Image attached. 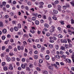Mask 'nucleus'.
Listing matches in <instances>:
<instances>
[{"instance_id": "nucleus-30", "label": "nucleus", "mask_w": 74, "mask_h": 74, "mask_svg": "<svg viewBox=\"0 0 74 74\" xmlns=\"http://www.w3.org/2000/svg\"><path fill=\"white\" fill-rule=\"evenodd\" d=\"M52 18L53 19L55 20V21H56V20H57V18L55 16H53L52 17Z\"/></svg>"}, {"instance_id": "nucleus-48", "label": "nucleus", "mask_w": 74, "mask_h": 74, "mask_svg": "<svg viewBox=\"0 0 74 74\" xmlns=\"http://www.w3.org/2000/svg\"><path fill=\"white\" fill-rule=\"evenodd\" d=\"M48 73V72L47 71H45L43 73V74H47Z\"/></svg>"}, {"instance_id": "nucleus-52", "label": "nucleus", "mask_w": 74, "mask_h": 74, "mask_svg": "<svg viewBox=\"0 0 74 74\" xmlns=\"http://www.w3.org/2000/svg\"><path fill=\"white\" fill-rule=\"evenodd\" d=\"M48 19L50 21V22H51V21H52V19H51V18L50 17H49L48 18Z\"/></svg>"}, {"instance_id": "nucleus-36", "label": "nucleus", "mask_w": 74, "mask_h": 74, "mask_svg": "<svg viewBox=\"0 0 74 74\" xmlns=\"http://www.w3.org/2000/svg\"><path fill=\"white\" fill-rule=\"evenodd\" d=\"M53 66H55V67H56V69H58V66L56 65V64H53Z\"/></svg>"}, {"instance_id": "nucleus-45", "label": "nucleus", "mask_w": 74, "mask_h": 74, "mask_svg": "<svg viewBox=\"0 0 74 74\" xmlns=\"http://www.w3.org/2000/svg\"><path fill=\"white\" fill-rule=\"evenodd\" d=\"M9 55L10 56H13V55H14V53H13L12 52L10 53Z\"/></svg>"}, {"instance_id": "nucleus-46", "label": "nucleus", "mask_w": 74, "mask_h": 74, "mask_svg": "<svg viewBox=\"0 0 74 74\" xmlns=\"http://www.w3.org/2000/svg\"><path fill=\"white\" fill-rule=\"evenodd\" d=\"M32 19L33 21H36V18L35 17H33L32 18Z\"/></svg>"}, {"instance_id": "nucleus-23", "label": "nucleus", "mask_w": 74, "mask_h": 74, "mask_svg": "<svg viewBox=\"0 0 74 74\" xmlns=\"http://www.w3.org/2000/svg\"><path fill=\"white\" fill-rule=\"evenodd\" d=\"M58 38H62L63 37V36L61 35V34H59L58 35Z\"/></svg>"}, {"instance_id": "nucleus-44", "label": "nucleus", "mask_w": 74, "mask_h": 74, "mask_svg": "<svg viewBox=\"0 0 74 74\" xmlns=\"http://www.w3.org/2000/svg\"><path fill=\"white\" fill-rule=\"evenodd\" d=\"M21 50H23L24 49V47L23 46H21Z\"/></svg>"}, {"instance_id": "nucleus-1", "label": "nucleus", "mask_w": 74, "mask_h": 74, "mask_svg": "<svg viewBox=\"0 0 74 74\" xmlns=\"http://www.w3.org/2000/svg\"><path fill=\"white\" fill-rule=\"evenodd\" d=\"M40 5L39 6V8H42L43 7V5L44 4V3L42 2H40L39 3Z\"/></svg>"}, {"instance_id": "nucleus-4", "label": "nucleus", "mask_w": 74, "mask_h": 74, "mask_svg": "<svg viewBox=\"0 0 74 74\" xmlns=\"http://www.w3.org/2000/svg\"><path fill=\"white\" fill-rule=\"evenodd\" d=\"M14 30L16 32H18V27L16 26L14 27Z\"/></svg>"}, {"instance_id": "nucleus-58", "label": "nucleus", "mask_w": 74, "mask_h": 74, "mask_svg": "<svg viewBox=\"0 0 74 74\" xmlns=\"http://www.w3.org/2000/svg\"><path fill=\"white\" fill-rule=\"evenodd\" d=\"M5 19H7V18H8V15H5Z\"/></svg>"}, {"instance_id": "nucleus-10", "label": "nucleus", "mask_w": 74, "mask_h": 74, "mask_svg": "<svg viewBox=\"0 0 74 74\" xmlns=\"http://www.w3.org/2000/svg\"><path fill=\"white\" fill-rule=\"evenodd\" d=\"M61 42H62V43H67V41L66 40H63V39H61Z\"/></svg>"}, {"instance_id": "nucleus-39", "label": "nucleus", "mask_w": 74, "mask_h": 74, "mask_svg": "<svg viewBox=\"0 0 74 74\" xmlns=\"http://www.w3.org/2000/svg\"><path fill=\"white\" fill-rule=\"evenodd\" d=\"M54 3L56 4H58L59 3V1L58 0L54 2Z\"/></svg>"}, {"instance_id": "nucleus-28", "label": "nucleus", "mask_w": 74, "mask_h": 74, "mask_svg": "<svg viewBox=\"0 0 74 74\" xmlns=\"http://www.w3.org/2000/svg\"><path fill=\"white\" fill-rule=\"evenodd\" d=\"M49 48H53V45H49Z\"/></svg>"}, {"instance_id": "nucleus-56", "label": "nucleus", "mask_w": 74, "mask_h": 74, "mask_svg": "<svg viewBox=\"0 0 74 74\" xmlns=\"http://www.w3.org/2000/svg\"><path fill=\"white\" fill-rule=\"evenodd\" d=\"M63 9L64 10H66V9L67 8V7L66 6L64 5L63 7Z\"/></svg>"}, {"instance_id": "nucleus-31", "label": "nucleus", "mask_w": 74, "mask_h": 74, "mask_svg": "<svg viewBox=\"0 0 74 74\" xmlns=\"http://www.w3.org/2000/svg\"><path fill=\"white\" fill-rule=\"evenodd\" d=\"M26 70L27 71H30V68L29 67H26Z\"/></svg>"}, {"instance_id": "nucleus-2", "label": "nucleus", "mask_w": 74, "mask_h": 74, "mask_svg": "<svg viewBox=\"0 0 74 74\" xmlns=\"http://www.w3.org/2000/svg\"><path fill=\"white\" fill-rule=\"evenodd\" d=\"M47 30H48V29H47L46 28H45L44 29H43V31H42V34H45V32H46V31H47Z\"/></svg>"}, {"instance_id": "nucleus-16", "label": "nucleus", "mask_w": 74, "mask_h": 74, "mask_svg": "<svg viewBox=\"0 0 74 74\" xmlns=\"http://www.w3.org/2000/svg\"><path fill=\"white\" fill-rule=\"evenodd\" d=\"M35 23L36 25H38L39 23V21L37 20H36L35 21Z\"/></svg>"}, {"instance_id": "nucleus-35", "label": "nucleus", "mask_w": 74, "mask_h": 74, "mask_svg": "<svg viewBox=\"0 0 74 74\" xmlns=\"http://www.w3.org/2000/svg\"><path fill=\"white\" fill-rule=\"evenodd\" d=\"M29 42L30 43V42H32V39H30L29 38L28 39Z\"/></svg>"}, {"instance_id": "nucleus-15", "label": "nucleus", "mask_w": 74, "mask_h": 74, "mask_svg": "<svg viewBox=\"0 0 74 74\" xmlns=\"http://www.w3.org/2000/svg\"><path fill=\"white\" fill-rule=\"evenodd\" d=\"M3 26H4V25H3V23L2 22H0V27H3Z\"/></svg>"}, {"instance_id": "nucleus-50", "label": "nucleus", "mask_w": 74, "mask_h": 74, "mask_svg": "<svg viewBox=\"0 0 74 74\" xmlns=\"http://www.w3.org/2000/svg\"><path fill=\"white\" fill-rule=\"evenodd\" d=\"M17 48H18V50H19V51L21 50V47L20 46H18L17 47Z\"/></svg>"}, {"instance_id": "nucleus-47", "label": "nucleus", "mask_w": 74, "mask_h": 74, "mask_svg": "<svg viewBox=\"0 0 74 74\" xmlns=\"http://www.w3.org/2000/svg\"><path fill=\"white\" fill-rule=\"evenodd\" d=\"M71 23L72 24H74V20L73 19H71Z\"/></svg>"}, {"instance_id": "nucleus-63", "label": "nucleus", "mask_w": 74, "mask_h": 74, "mask_svg": "<svg viewBox=\"0 0 74 74\" xmlns=\"http://www.w3.org/2000/svg\"><path fill=\"white\" fill-rule=\"evenodd\" d=\"M69 47H71L72 46V44H71V43H69Z\"/></svg>"}, {"instance_id": "nucleus-17", "label": "nucleus", "mask_w": 74, "mask_h": 74, "mask_svg": "<svg viewBox=\"0 0 74 74\" xmlns=\"http://www.w3.org/2000/svg\"><path fill=\"white\" fill-rule=\"evenodd\" d=\"M21 67H22V69H25V65H24V64H22L21 65Z\"/></svg>"}, {"instance_id": "nucleus-62", "label": "nucleus", "mask_w": 74, "mask_h": 74, "mask_svg": "<svg viewBox=\"0 0 74 74\" xmlns=\"http://www.w3.org/2000/svg\"><path fill=\"white\" fill-rule=\"evenodd\" d=\"M6 73L7 74H12V72H6Z\"/></svg>"}, {"instance_id": "nucleus-55", "label": "nucleus", "mask_w": 74, "mask_h": 74, "mask_svg": "<svg viewBox=\"0 0 74 74\" xmlns=\"http://www.w3.org/2000/svg\"><path fill=\"white\" fill-rule=\"evenodd\" d=\"M46 35L47 36V37H49V36H50V34H49V33H47L46 34Z\"/></svg>"}, {"instance_id": "nucleus-57", "label": "nucleus", "mask_w": 74, "mask_h": 74, "mask_svg": "<svg viewBox=\"0 0 74 74\" xmlns=\"http://www.w3.org/2000/svg\"><path fill=\"white\" fill-rule=\"evenodd\" d=\"M61 58H63L64 59H65L66 58V56L64 55H63L62 56H61Z\"/></svg>"}, {"instance_id": "nucleus-49", "label": "nucleus", "mask_w": 74, "mask_h": 74, "mask_svg": "<svg viewBox=\"0 0 74 74\" xmlns=\"http://www.w3.org/2000/svg\"><path fill=\"white\" fill-rule=\"evenodd\" d=\"M60 22L62 25H64V21H60Z\"/></svg>"}, {"instance_id": "nucleus-54", "label": "nucleus", "mask_w": 74, "mask_h": 74, "mask_svg": "<svg viewBox=\"0 0 74 74\" xmlns=\"http://www.w3.org/2000/svg\"><path fill=\"white\" fill-rule=\"evenodd\" d=\"M2 4L3 5H5V4H6V2L5 1L3 2L2 3Z\"/></svg>"}, {"instance_id": "nucleus-61", "label": "nucleus", "mask_w": 74, "mask_h": 74, "mask_svg": "<svg viewBox=\"0 0 74 74\" xmlns=\"http://www.w3.org/2000/svg\"><path fill=\"white\" fill-rule=\"evenodd\" d=\"M10 15H11V16H14V14L13 13L11 12L10 13Z\"/></svg>"}, {"instance_id": "nucleus-41", "label": "nucleus", "mask_w": 74, "mask_h": 74, "mask_svg": "<svg viewBox=\"0 0 74 74\" xmlns=\"http://www.w3.org/2000/svg\"><path fill=\"white\" fill-rule=\"evenodd\" d=\"M5 36H3L2 37V39L3 40H5Z\"/></svg>"}, {"instance_id": "nucleus-24", "label": "nucleus", "mask_w": 74, "mask_h": 74, "mask_svg": "<svg viewBox=\"0 0 74 74\" xmlns=\"http://www.w3.org/2000/svg\"><path fill=\"white\" fill-rule=\"evenodd\" d=\"M39 62L40 63H42L43 62V60L42 59H40L39 60Z\"/></svg>"}, {"instance_id": "nucleus-64", "label": "nucleus", "mask_w": 74, "mask_h": 74, "mask_svg": "<svg viewBox=\"0 0 74 74\" xmlns=\"http://www.w3.org/2000/svg\"><path fill=\"white\" fill-rule=\"evenodd\" d=\"M1 56L2 58H3V57H4V54L2 53L1 54Z\"/></svg>"}, {"instance_id": "nucleus-6", "label": "nucleus", "mask_w": 74, "mask_h": 74, "mask_svg": "<svg viewBox=\"0 0 74 74\" xmlns=\"http://www.w3.org/2000/svg\"><path fill=\"white\" fill-rule=\"evenodd\" d=\"M66 61H67L69 63H71V60L69 59H67L66 60Z\"/></svg>"}, {"instance_id": "nucleus-12", "label": "nucleus", "mask_w": 74, "mask_h": 74, "mask_svg": "<svg viewBox=\"0 0 74 74\" xmlns=\"http://www.w3.org/2000/svg\"><path fill=\"white\" fill-rule=\"evenodd\" d=\"M45 58L46 60H49V56L48 55H46L45 56Z\"/></svg>"}, {"instance_id": "nucleus-40", "label": "nucleus", "mask_w": 74, "mask_h": 74, "mask_svg": "<svg viewBox=\"0 0 74 74\" xmlns=\"http://www.w3.org/2000/svg\"><path fill=\"white\" fill-rule=\"evenodd\" d=\"M10 30L11 32H14V28L13 27H11L10 29Z\"/></svg>"}, {"instance_id": "nucleus-27", "label": "nucleus", "mask_w": 74, "mask_h": 74, "mask_svg": "<svg viewBox=\"0 0 74 74\" xmlns=\"http://www.w3.org/2000/svg\"><path fill=\"white\" fill-rule=\"evenodd\" d=\"M55 48L56 49H59V45H55Z\"/></svg>"}, {"instance_id": "nucleus-38", "label": "nucleus", "mask_w": 74, "mask_h": 74, "mask_svg": "<svg viewBox=\"0 0 74 74\" xmlns=\"http://www.w3.org/2000/svg\"><path fill=\"white\" fill-rule=\"evenodd\" d=\"M5 65V62H3L2 63V66H4Z\"/></svg>"}, {"instance_id": "nucleus-11", "label": "nucleus", "mask_w": 74, "mask_h": 74, "mask_svg": "<svg viewBox=\"0 0 74 74\" xmlns=\"http://www.w3.org/2000/svg\"><path fill=\"white\" fill-rule=\"evenodd\" d=\"M29 67H30V68H33V64L32 63L29 64Z\"/></svg>"}, {"instance_id": "nucleus-42", "label": "nucleus", "mask_w": 74, "mask_h": 74, "mask_svg": "<svg viewBox=\"0 0 74 74\" xmlns=\"http://www.w3.org/2000/svg\"><path fill=\"white\" fill-rule=\"evenodd\" d=\"M25 9L27 10V11H29V8L27 6H26L25 7Z\"/></svg>"}, {"instance_id": "nucleus-59", "label": "nucleus", "mask_w": 74, "mask_h": 74, "mask_svg": "<svg viewBox=\"0 0 74 74\" xmlns=\"http://www.w3.org/2000/svg\"><path fill=\"white\" fill-rule=\"evenodd\" d=\"M53 40H54V41H56V40L57 39L55 37H53Z\"/></svg>"}, {"instance_id": "nucleus-14", "label": "nucleus", "mask_w": 74, "mask_h": 74, "mask_svg": "<svg viewBox=\"0 0 74 74\" xmlns=\"http://www.w3.org/2000/svg\"><path fill=\"white\" fill-rule=\"evenodd\" d=\"M70 3L71 5L73 6V7L74 6V1H72L71 2H70Z\"/></svg>"}, {"instance_id": "nucleus-21", "label": "nucleus", "mask_w": 74, "mask_h": 74, "mask_svg": "<svg viewBox=\"0 0 74 74\" xmlns=\"http://www.w3.org/2000/svg\"><path fill=\"white\" fill-rule=\"evenodd\" d=\"M61 49H62V50H64V49H66V48L65 47L62 46L61 47Z\"/></svg>"}, {"instance_id": "nucleus-34", "label": "nucleus", "mask_w": 74, "mask_h": 74, "mask_svg": "<svg viewBox=\"0 0 74 74\" xmlns=\"http://www.w3.org/2000/svg\"><path fill=\"white\" fill-rule=\"evenodd\" d=\"M33 15H34V16H35L36 18H37V15H38V14H37V13L34 14Z\"/></svg>"}, {"instance_id": "nucleus-26", "label": "nucleus", "mask_w": 74, "mask_h": 74, "mask_svg": "<svg viewBox=\"0 0 74 74\" xmlns=\"http://www.w3.org/2000/svg\"><path fill=\"white\" fill-rule=\"evenodd\" d=\"M45 47H42L41 48V51L42 52V51H44V50H45Z\"/></svg>"}, {"instance_id": "nucleus-13", "label": "nucleus", "mask_w": 74, "mask_h": 74, "mask_svg": "<svg viewBox=\"0 0 74 74\" xmlns=\"http://www.w3.org/2000/svg\"><path fill=\"white\" fill-rule=\"evenodd\" d=\"M30 32H31V33H32V34H34V33H35V31L33 29H30Z\"/></svg>"}, {"instance_id": "nucleus-53", "label": "nucleus", "mask_w": 74, "mask_h": 74, "mask_svg": "<svg viewBox=\"0 0 74 74\" xmlns=\"http://www.w3.org/2000/svg\"><path fill=\"white\" fill-rule=\"evenodd\" d=\"M36 69L37 71H41V69H40V68H38V67H37L36 68Z\"/></svg>"}, {"instance_id": "nucleus-33", "label": "nucleus", "mask_w": 74, "mask_h": 74, "mask_svg": "<svg viewBox=\"0 0 74 74\" xmlns=\"http://www.w3.org/2000/svg\"><path fill=\"white\" fill-rule=\"evenodd\" d=\"M56 58L57 59H60V56L59 55H56Z\"/></svg>"}, {"instance_id": "nucleus-51", "label": "nucleus", "mask_w": 74, "mask_h": 74, "mask_svg": "<svg viewBox=\"0 0 74 74\" xmlns=\"http://www.w3.org/2000/svg\"><path fill=\"white\" fill-rule=\"evenodd\" d=\"M68 41L69 43H71V40L70 39H68Z\"/></svg>"}, {"instance_id": "nucleus-7", "label": "nucleus", "mask_w": 74, "mask_h": 74, "mask_svg": "<svg viewBox=\"0 0 74 74\" xmlns=\"http://www.w3.org/2000/svg\"><path fill=\"white\" fill-rule=\"evenodd\" d=\"M2 32L4 34H5L7 33V29H3L2 30Z\"/></svg>"}, {"instance_id": "nucleus-25", "label": "nucleus", "mask_w": 74, "mask_h": 74, "mask_svg": "<svg viewBox=\"0 0 74 74\" xmlns=\"http://www.w3.org/2000/svg\"><path fill=\"white\" fill-rule=\"evenodd\" d=\"M37 47L38 48H41V46L40 44H38L37 45Z\"/></svg>"}, {"instance_id": "nucleus-43", "label": "nucleus", "mask_w": 74, "mask_h": 74, "mask_svg": "<svg viewBox=\"0 0 74 74\" xmlns=\"http://www.w3.org/2000/svg\"><path fill=\"white\" fill-rule=\"evenodd\" d=\"M66 19L67 20H68L69 19H70V18H69V16H66Z\"/></svg>"}, {"instance_id": "nucleus-60", "label": "nucleus", "mask_w": 74, "mask_h": 74, "mask_svg": "<svg viewBox=\"0 0 74 74\" xmlns=\"http://www.w3.org/2000/svg\"><path fill=\"white\" fill-rule=\"evenodd\" d=\"M5 47L3 46L2 47V50H3V51H4V50H5Z\"/></svg>"}, {"instance_id": "nucleus-37", "label": "nucleus", "mask_w": 74, "mask_h": 74, "mask_svg": "<svg viewBox=\"0 0 74 74\" xmlns=\"http://www.w3.org/2000/svg\"><path fill=\"white\" fill-rule=\"evenodd\" d=\"M23 36L24 38H25V37H28V35L27 34H25Z\"/></svg>"}, {"instance_id": "nucleus-5", "label": "nucleus", "mask_w": 74, "mask_h": 74, "mask_svg": "<svg viewBox=\"0 0 74 74\" xmlns=\"http://www.w3.org/2000/svg\"><path fill=\"white\" fill-rule=\"evenodd\" d=\"M44 27L46 28H48L49 27V25L47 23H45L44 24Z\"/></svg>"}, {"instance_id": "nucleus-9", "label": "nucleus", "mask_w": 74, "mask_h": 74, "mask_svg": "<svg viewBox=\"0 0 74 74\" xmlns=\"http://www.w3.org/2000/svg\"><path fill=\"white\" fill-rule=\"evenodd\" d=\"M48 68L49 70H52V71L53 70V67H52V66H49Z\"/></svg>"}, {"instance_id": "nucleus-3", "label": "nucleus", "mask_w": 74, "mask_h": 74, "mask_svg": "<svg viewBox=\"0 0 74 74\" xmlns=\"http://www.w3.org/2000/svg\"><path fill=\"white\" fill-rule=\"evenodd\" d=\"M13 67L12 66V65H11V64H10L9 65V69L10 70H13Z\"/></svg>"}, {"instance_id": "nucleus-32", "label": "nucleus", "mask_w": 74, "mask_h": 74, "mask_svg": "<svg viewBox=\"0 0 74 74\" xmlns=\"http://www.w3.org/2000/svg\"><path fill=\"white\" fill-rule=\"evenodd\" d=\"M34 58L35 59H38V56L37 55H35L34 56Z\"/></svg>"}, {"instance_id": "nucleus-20", "label": "nucleus", "mask_w": 74, "mask_h": 74, "mask_svg": "<svg viewBox=\"0 0 74 74\" xmlns=\"http://www.w3.org/2000/svg\"><path fill=\"white\" fill-rule=\"evenodd\" d=\"M49 31H50V33H53V32H55V29H50Z\"/></svg>"}, {"instance_id": "nucleus-8", "label": "nucleus", "mask_w": 74, "mask_h": 74, "mask_svg": "<svg viewBox=\"0 0 74 74\" xmlns=\"http://www.w3.org/2000/svg\"><path fill=\"white\" fill-rule=\"evenodd\" d=\"M58 10L59 11H61V10L60 9L62 8V7L60 5H58Z\"/></svg>"}, {"instance_id": "nucleus-19", "label": "nucleus", "mask_w": 74, "mask_h": 74, "mask_svg": "<svg viewBox=\"0 0 74 74\" xmlns=\"http://www.w3.org/2000/svg\"><path fill=\"white\" fill-rule=\"evenodd\" d=\"M6 59L8 62H10V60H11V58H10L9 57H8Z\"/></svg>"}, {"instance_id": "nucleus-18", "label": "nucleus", "mask_w": 74, "mask_h": 74, "mask_svg": "<svg viewBox=\"0 0 74 74\" xmlns=\"http://www.w3.org/2000/svg\"><path fill=\"white\" fill-rule=\"evenodd\" d=\"M8 70V68L7 66H4L3 67V70L4 71H7Z\"/></svg>"}, {"instance_id": "nucleus-29", "label": "nucleus", "mask_w": 74, "mask_h": 74, "mask_svg": "<svg viewBox=\"0 0 74 74\" xmlns=\"http://www.w3.org/2000/svg\"><path fill=\"white\" fill-rule=\"evenodd\" d=\"M53 12L54 14H58V12L57 10H53Z\"/></svg>"}, {"instance_id": "nucleus-22", "label": "nucleus", "mask_w": 74, "mask_h": 74, "mask_svg": "<svg viewBox=\"0 0 74 74\" xmlns=\"http://www.w3.org/2000/svg\"><path fill=\"white\" fill-rule=\"evenodd\" d=\"M18 29H21V27H22V26H21V24H18Z\"/></svg>"}]
</instances>
